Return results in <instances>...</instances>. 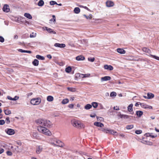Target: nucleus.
Instances as JSON below:
<instances>
[{
    "label": "nucleus",
    "instance_id": "f257e3e1",
    "mask_svg": "<svg viewBox=\"0 0 159 159\" xmlns=\"http://www.w3.org/2000/svg\"><path fill=\"white\" fill-rule=\"evenodd\" d=\"M36 123L39 125L38 126L46 127L47 128L50 127L52 125L51 122L49 120L42 119L36 120Z\"/></svg>",
    "mask_w": 159,
    "mask_h": 159
},
{
    "label": "nucleus",
    "instance_id": "f03ea898",
    "mask_svg": "<svg viewBox=\"0 0 159 159\" xmlns=\"http://www.w3.org/2000/svg\"><path fill=\"white\" fill-rule=\"evenodd\" d=\"M48 143L54 147H58L62 148L65 145L61 141L53 138L50 139L49 140Z\"/></svg>",
    "mask_w": 159,
    "mask_h": 159
},
{
    "label": "nucleus",
    "instance_id": "7ed1b4c3",
    "mask_svg": "<svg viewBox=\"0 0 159 159\" xmlns=\"http://www.w3.org/2000/svg\"><path fill=\"white\" fill-rule=\"evenodd\" d=\"M37 129L39 132L43 133L45 135L50 136L52 135L51 132L46 127L38 126Z\"/></svg>",
    "mask_w": 159,
    "mask_h": 159
},
{
    "label": "nucleus",
    "instance_id": "20e7f679",
    "mask_svg": "<svg viewBox=\"0 0 159 159\" xmlns=\"http://www.w3.org/2000/svg\"><path fill=\"white\" fill-rule=\"evenodd\" d=\"M71 124L74 127L78 128H81L84 127L83 124L78 121L73 120L71 121Z\"/></svg>",
    "mask_w": 159,
    "mask_h": 159
},
{
    "label": "nucleus",
    "instance_id": "39448f33",
    "mask_svg": "<svg viewBox=\"0 0 159 159\" xmlns=\"http://www.w3.org/2000/svg\"><path fill=\"white\" fill-rule=\"evenodd\" d=\"M41 102V100L40 98H34L31 100L30 103L33 105H37L40 104Z\"/></svg>",
    "mask_w": 159,
    "mask_h": 159
},
{
    "label": "nucleus",
    "instance_id": "423d86ee",
    "mask_svg": "<svg viewBox=\"0 0 159 159\" xmlns=\"http://www.w3.org/2000/svg\"><path fill=\"white\" fill-rule=\"evenodd\" d=\"M102 131L106 133H109L111 134H113L114 135H116L117 133L116 132L114 131L113 130L110 129H102Z\"/></svg>",
    "mask_w": 159,
    "mask_h": 159
},
{
    "label": "nucleus",
    "instance_id": "0eeeda50",
    "mask_svg": "<svg viewBox=\"0 0 159 159\" xmlns=\"http://www.w3.org/2000/svg\"><path fill=\"white\" fill-rule=\"evenodd\" d=\"M2 10L4 12H8L10 11L9 6L7 4H5L2 8Z\"/></svg>",
    "mask_w": 159,
    "mask_h": 159
},
{
    "label": "nucleus",
    "instance_id": "6e6552de",
    "mask_svg": "<svg viewBox=\"0 0 159 159\" xmlns=\"http://www.w3.org/2000/svg\"><path fill=\"white\" fill-rule=\"evenodd\" d=\"M5 131L7 134L10 135H12L15 133L14 130L11 129H8L7 130H6Z\"/></svg>",
    "mask_w": 159,
    "mask_h": 159
},
{
    "label": "nucleus",
    "instance_id": "1a4fd4ad",
    "mask_svg": "<svg viewBox=\"0 0 159 159\" xmlns=\"http://www.w3.org/2000/svg\"><path fill=\"white\" fill-rule=\"evenodd\" d=\"M43 147L41 146H37L36 149V152L37 154H39L43 150Z\"/></svg>",
    "mask_w": 159,
    "mask_h": 159
},
{
    "label": "nucleus",
    "instance_id": "9d476101",
    "mask_svg": "<svg viewBox=\"0 0 159 159\" xmlns=\"http://www.w3.org/2000/svg\"><path fill=\"white\" fill-rule=\"evenodd\" d=\"M111 79V77L109 76H106L101 78V82L110 80Z\"/></svg>",
    "mask_w": 159,
    "mask_h": 159
},
{
    "label": "nucleus",
    "instance_id": "9b49d317",
    "mask_svg": "<svg viewBox=\"0 0 159 159\" xmlns=\"http://www.w3.org/2000/svg\"><path fill=\"white\" fill-rule=\"evenodd\" d=\"M140 105L142 107L144 108L152 109V106L147 105L144 103H141L140 104Z\"/></svg>",
    "mask_w": 159,
    "mask_h": 159
},
{
    "label": "nucleus",
    "instance_id": "f8f14e48",
    "mask_svg": "<svg viewBox=\"0 0 159 159\" xmlns=\"http://www.w3.org/2000/svg\"><path fill=\"white\" fill-rule=\"evenodd\" d=\"M104 68L105 69L111 70H113V67L111 65H105L104 66Z\"/></svg>",
    "mask_w": 159,
    "mask_h": 159
},
{
    "label": "nucleus",
    "instance_id": "ddd939ff",
    "mask_svg": "<svg viewBox=\"0 0 159 159\" xmlns=\"http://www.w3.org/2000/svg\"><path fill=\"white\" fill-rule=\"evenodd\" d=\"M54 46L56 47H59L60 48H63L66 47V45L64 44L56 43L54 44Z\"/></svg>",
    "mask_w": 159,
    "mask_h": 159
},
{
    "label": "nucleus",
    "instance_id": "4468645a",
    "mask_svg": "<svg viewBox=\"0 0 159 159\" xmlns=\"http://www.w3.org/2000/svg\"><path fill=\"white\" fill-rule=\"evenodd\" d=\"M106 4L107 7H110L113 6L114 5V3L112 1H108L106 2Z\"/></svg>",
    "mask_w": 159,
    "mask_h": 159
},
{
    "label": "nucleus",
    "instance_id": "2eb2a0df",
    "mask_svg": "<svg viewBox=\"0 0 159 159\" xmlns=\"http://www.w3.org/2000/svg\"><path fill=\"white\" fill-rule=\"evenodd\" d=\"M94 125L97 127H102L104 126V125L102 123L98 122H95L94 123Z\"/></svg>",
    "mask_w": 159,
    "mask_h": 159
},
{
    "label": "nucleus",
    "instance_id": "dca6fc26",
    "mask_svg": "<svg viewBox=\"0 0 159 159\" xmlns=\"http://www.w3.org/2000/svg\"><path fill=\"white\" fill-rule=\"evenodd\" d=\"M45 30H46L49 33H53V34H56V33L55 31L47 27H45Z\"/></svg>",
    "mask_w": 159,
    "mask_h": 159
},
{
    "label": "nucleus",
    "instance_id": "f3484780",
    "mask_svg": "<svg viewBox=\"0 0 159 159\" xmlns=\"http://www.w3.org/2000/svg\"><path fill=\"white\" fill-rule=\"evenodd\" d=\"M85 59L84 57L81 55H80L77 56L76 57V59L77 61H83Z\"/></svg>",
    "mask_w": 159,
    "mask_h": 159
},
{
    "label": "nucleus",
    "instance_id": "a211bd4d",
    "mask_svg": "<svg viewBox=\"0 0 159 159\" xmlns=\"http://www.w3.org/2000/svg\"><path fill=\"white\" fill-rule=\"evenodd\" d=\"M117 51V52L120 54H124L125 53V51L122 48H118Z\"/></svg>",
    "mask_w": 159,
    "mask_h": 159
},
{
    "label": "nucleus",
    "instance_id": "6ab92c4d",
    "mask_svg": "<svg viewBox=\"0 0 159 159\" xmlns=\"http://www.w3.org/2000/svg\"><path fill=\"white\" fill-rule=\"evenodd\" d=\"M147 99H150L153 98L154 97V94L151 93H148L147 94Z\"/></svg>",
    "mask_w": 159,
    "mask_h": 159
},
{
    "label": "nucleus",
    "instance_id": "aec40b11",
    "mask_svg": "<svg viewBox=\"0 0 159 159\" xmlns=\"http://www.w3.org/2000/svg\"><path fill=\"white\" fill-rule=\"evenodd\" d=\"M24 16L25 17L28 18L30 19H32V16L29 13H25L24 14Z\"/></svg>",
    "mask_w": 159,
    "mask_h": 159
},
{
    "label": "nucleus",
    "instance_id": "412c9836",
    "mask_svg": "<svg viewBox=\"0 0 159 159\" xmlns=\"http://www.w3.org/2000/svg\"><path fill=\"white\" fill-rule=\"evenodd\" d=\"M152 133H147L145 134V135L147 137H150L152 138H154L157 136L156 135H152Z\"/></svg>",
    "mask_w": 159,
    "mask_h": 159
},
{
    "label": "nucleus",
    "instance_id": "4be33fe9",
    "mask_svg": "<svg viewBox=\"0 0 159 159\" xmlns=\"http://www.w3.org/2000/svg\"><path fill=\"white\" fill-rule=\"evenodd\" d=\"M133 104H131L128 106L127 109L129 111L131 112L133 111Z\"/></svg>",
    "mask_w": 159,
    "mask_h": 159
},
{
    "label": "nucleus",
    "instance_id": "5701e85b",
    "mask_svg": "<svg viewBox=\"0 0 159 159\" xmlns=\"http://www.w3.org/2000/svg\"><path fill=\"white\" fill-rule=\"evenodd\" d=\"M74 11L75 13L78 14L80 11V9L79 7H75V8L74 10Z\"/></svg>",
    "mask_w": 159,
    "mask_h": 159
},
{
    "label": "nucleus",
    "instance_id": "b1692460",
    "mask_svg": "<svg viewBox=\"0 0 159 159\" xmlns=\"http://www.w3.org/2000/svg\"><path fill=\"white\" fill-rule=\"evenodd\" d=\"M11 148H14V149L13 150V151L14 152H19V147L18 146H16L14 148L13 146H11Z\"/></svg>",
    "mask_w": 159,
    "mask_h": 159
},
{
    "label": "nucleus",
    "instance_id": "393cba45",
    "mask_svg": "<svg viewBox=\"0 0 159 159\" xmlns=\"http://www.w3.org/2000/svg\"><path fill=\"white\" fill-rule=\"evenodd\" d=\"M142 50L144 52H147L149 53H150L151 52L150 50L146 48H143L142 49Z\"/></svg>",
    "mask_w": 159,
    "mask_h": 159
},
{
    "label": "nucleus",
    "instance_id": "a878e982",
    "mask_svg": "<svg viewBox=\"0 0 159 159\" xmlns=\"http://www.w3.org/2000/svg\"><path fill=\"white\" fill-rule=\"evenodd\" d=\"M53 98L51 96H48L47 97V100L48 102H52L53 100Z\"/></svg>",
    "mask_w": 159,
    "mask_h": 159
},
{
    "label": "nucleus",
    "instance_id": "bb28decb",
    "mask_svg": "<svg viewBox=\"0 0 159 159\" xmlns=\"http://www.w3.org/2000/svg\"><path fill=\"white\" fill-rule=\"evenodd\" d=\"M18 51L19 52H26V53H31V51L23 50L21 49H19Z\"/></svg>",
    "mask_w": 159,
    "mask_h": 159
},
{
    "label": "nucleus",
    "instance_id": "cd10ccee",
    "mask_svg": "<svg viewBox=\"0 0 159 159\" xmlns=\"http://www.w3.org/2000/svg\"><path fill=\"white\" fill-rule=\"evenodd\" d=\"M92 107L91 105L88 104L86 105L84 107V108L86 110H89Z\"/></svg>",
    "mask_w": 159,
    "mask_h": 159
},
{
    "label": "nucleus",
    "instance_id": "c85d7f7f",
    "mask_svg": "<svg viewBox=\"0 0 159 159\" xmlns=\"http://www.w3.org/2000/svg\"><path fill=\"white\" fill-rule=\"evenodd\" d=\"M44 2L43 0H40L39 2L38 5L39 6L42 7L43 6Z\"/></svg>",
    "mask_w": 159,
    "mask_h": 159
},
{
    "label": "nucleus",
    "instance_id": "c756f323",
    "mask_svg": "<svg viewBox=\"0 0 159 159\" xmlns=\"http://www.w3.org/2000/svg\"><path fill=\"white\" fill-rule=\"evenodd\" d=\"M36 57L38 59L41 60H44L45 58L44 57L38 55L36 56Z\"/></svg>",
    "mask_w": 159,
    "mask_h": 159
},
{
    "label": "nucleus",
    "instance_id": "7c9ffc66",
    "mask_svg": "<svg viewBox=\"0 0 159 159\" xmlns=\"http://www.w3.org/2000/svg\"><path fill=\"white\" fill-rule=\"evenodd\" d=\"M4 111L5 115H9L11 113V111L9 110H4Z\"/></svg>",
    "mask_w": 159,
    "mask_h": 159
},
{
    "label": "nucleus",
    "instance_id": "2f4dec72",
    "mask_svg": "<svg viewBox=\"0 0 159 159\" xmlns=\"http://www.w3.org/2000/svg\"><path fill=\"white\" fill-rule=\"evenodd\" d=\"M71 71V68L70 66H68L65 69V71L66 72L69 73Z\"/></svg>",
    "mask_w": 159,
    "mask_h": 159
},
{
    "label": "nucleus",
    "instance_id": "473e14b6",
    "mask_svg": "<svg viewBox=\"0 0 159 159\" xmlns=\"http://www.w3.org/2000/svg\"><path fill=\"white\" fill-rule=\"evenodd\" d=\"M69 102V100L67 98H65L62 100V101L61 102V103L62 104H65L67 103H68Z\"/></svg>",
    "mask_w": 159,
    "mask_h": 159
},
{
    "label": "nucleus",
    "instance_id": "72a5a7b5",
    "mask_svg": "<svg viewBox=\"0 0 159 159\" xmlns=\"http://www.w3.org/2000/svg\"><path fill=\"white\" fill-rule=\"evenodd\" d=\"M136 113L139 117H140L143 114V112L141 111H137Z\"/></svg>",
    "mask_w": 159,
    "mask_h": 159
},
{
    "label": "nucleus",
    "instance_id": "f704fd0d",
    "mask_svg": "<svg viewBox=\"0 0 159 159\" xmlns=\"http://www.w3.org/2000/svg\"><path fill=\"white\" fill-rule=\"evenodd\" d=\"M33 64L35 66H37L39 65V61L37 59H34L33 62Z\"/></svg>",
    "mask_w": 159,
    "mask_h": 159
},
{
    "label": "nucleus",
    "instance_id": "c9c22d12",
    "mask_svg": "<svg viewBox=\"0 0 159 159\" xmlns=\"http://www.w3.org/2000/svg\"><path fill=\"white\" fill-rule=\"evenodd\" d=\"M92 106L94 108H96L98 106V103L97 102H93L92 103Z\"/></svg>",
    "mask_w": 159,
    "mask_h": 159
},
{
    "label": "nucleus",
    "instance_id": "e433bc0d",
    "mask_svg": "<svg viewBox=\"0 0 159 159\" xmlns=\"http://www.w3.org/2000/svg\"><path fill=\"white\" fill-rule=\"evenodd\" d=\"M83 16H84L87 19H91L92 18V15L90 14L89 16H87L85 14L83 15Z\"/></svg>",
    "mask_w": 159,
    "mask_h": 159
},
{
    "label": "nucleus",
    "instance_id": "4c0bfd02",
    "mask_svg": "<svg viewBox=\"0 0 159 159\" xmlns=\"http://www.w3.org/2000/svg\"><path fill=\"white\" fill-rule=\"evenodd\" d=\"M133 127H134L133 125H127L126 126V128L127 129H132V128H133Z\"/></svg>",
    "mask_w": 159,
    "mask_h": 159
},
{
    "label": "nucleus",
    "instance_id": "58836bf2",
    "mask_svg": "<svg viewBox=\"0 0 159 159\" xmlns=\"http://www.w3.org/2000/svg\"><path fill=\"white\" fill-rule=\"evenodd\" d=\"M97 119L98 121H102L104 120L103 118L101 117L97 116Z\"/></svg>",
    "mask_w": 159,
    "mask_h": 159
},
{
    "label": "nucleus",
    "instance_id": "ea45409f",
    "mask_svg": "<svg viewBox=\"0 0 159 159\" xmlns=\"http://www.w3.org/2000/svg\"><path fill=\"white\" fill-rule=\"evenodd\" d=\"M81 75H83V77H82V78H86V77H88L90 76V75L89 74H81Z\"/></svg>",
    "mask_w": 159,
    "mask_h": 159
},
{
    "label": "nucleus",
    "instance_id": "a19ab883",
    "mask_svg": "<svg viewBox=\"0 0 159 159\" xmlns=\"http://www.w3.org/2000/svg\"><path fill=\"white\" fill-rule=\"evenodd\" d=\"M150 56L151 57H152L153 58H154L156 59L159 61V57L152 55H150Z\"/></svg>",
    "mask_w": 159,
    "mask_h": 159
},
{
    "label": "nucleus",
    "instance_id": "79ce46f5",
    "mask_svg": "<svg viewBox=\"0 0 159 159\" xmlns=\"http://www.w3.org/2000/svg\"><path fill=\"white\" fill-rule=\"evenodd\" d=\"M116 93L115 92H112L110 94V96L111 97H112L113 96H116Z\"/></svg>",
    "mask_w": 159,
    "mask_h": 159
},
{
    "label": "nucleus",
    "instance_id": "37998d69",
    "mask_svg": "<svg viewBox=\"0 0 159 159\" xmlns=\"http://www.w3.org/2000/svg\"><path fill=\"white\" fill-rule=\"evenodd\" d=\"M50 4L51 5H53L55 4H57V3L55 1H52L50 2Z\"/></svg>",
    "mask_w": 159,
    "mask_h": 159
},
{
    "label": "nucleus",
    "instance_id": "c03bdc74",
    "mask_svg": "<svg viewBox=\"0 0 159 159\" xmlns=\"http://www.w3.org/2000/svg\"><path fill=\"white\" fill-rule=\"evenodd\" d=\"M142 131L141 130H136L135 131V133L136 134H140L142 133Z\"/></svg>",
    "mask_w": 159,
    "mask_h": 159
},
{
    "label": "nucleus",
    "instance_id": "a18cd8bd",
    "mask_svg": "<svg viewBox=\"0 0 159 159\" xmlns=\"http://www.w3.org/2000/svg\"><path fill=\"white\" fill-rule=\"evenodd\" d=\"M117 116L119 117L120 118H123L124 116V115L121 114H120V112H119L117 114Z\"/></svg>",
    "mask_w": 159,
    "mask_h": 159
},
{
    "label": "nucleus",
    "instance_id": "49530a36",
    "mask_svg": "<svg viewBox=\"0 0 159 159\" xmlns=\"http://www.w3.org/2000/svg\"><path fill=\"white\" fill-rule=\"evenodd\" d=\"M6 121L7 124H8L10 122L9 120V117H7L6 119Z\"/></svg>",
    "mask_w": 159,
    "mask_h": 159
},
{
    "label": "nucleus",
    "instance_id": "de8ad7c7",
    "mask_svg": "<svg viewBox=\"0 0 159 159\" xmlns=\"http://www.w3.org/2000/svg\"><path fill=\"white\" fill-rule=\"evenodd\" d=\"M4 38L0 36V42L2 43H3L4 42Z\"/></svg>",
    "mask_w": 159,
    "mask_h": 159
},
{
    "label": "nucleus",
    "instance_id": "09e8293b",
    "mask_svg": "<svg viewBox=\"0 0 159 159\" xmlns=\"http://www.w3.org/2000/svg\"><path fill=\"white\" fill-rule=\"evenodd\" d=\"M130 116L127 115H124L123 118L125 119H127L129 118Z\"/></svg>",
    "mask_w": 159,
    "mask_h": 159
},
{
    "label": "nucleus",
    "instance_id": "8fccbe9b",
    "mask_svg": "<svg viewBox=\"0 0 159 159\" xmlns=\"http://www.w3.org/2000/svg\"><path fill=\"white\" fill-rule=\"evenodd\" d=\"M5 123V121L4 120H0V125H3Z\"/></svg>",
    "mask_w": 159,
    "mask_h": 159
},
{
    "label": "nucleus",
    "instance_id": "3c124183",
    "mask_svg": "<svg viewBox=\"0 0 159 159\" xmlns=\"http://www.w3.org/2000/svg\"><path fill=\"white\" fill-rule=\"evenodd\" d=\"M7 154L8 156H11L12 155V152L9 151H7Z\"/></svg>",
    "mask_w": 159,
    "mask_h": 159
},
{
    "label": "nucleus",
    "instance_id": "603ef678",
    "mask_svg": "<svg viewBox=\"0 0 159 159\" xmlns=\"http://www.w3.org/2000/svg\"><path fill=\"white\" fill-rule=\"evenodd\" d=\"M80 7H83L85 9L88 10L89 11H90V9H89L87 7L83 6H80Z\"/></svg>",
    "mask_w": 159,
    "mask_h": 159
},
{
    "label": "nucleus",
    "instance_id": "864d4df0",
    "mask_svg": "<svg viewBox=\"0 0 159 159\" xmlns=\"http://www.w3.org/2000/svg\"><path fill=\"white\" fill-rule=\"evenodd\" d=\"M94 60H95V58H88L89 61L91 62L94 61Z\"/></svg>",
    "mask_w": 159,
    "mask_h": 159
},
{
    "label": "nucleus",
    "instance_id": "5fc2aeb1",
    "mask_svg": "<svg viewBox=\"0 0 159 159\" xmlns=\"http://www.w3.org/2000/svg\"><path fill=\"white\" fill-rule=\"evenodd\" d=\"M19 97L17 96H15L14 98L13 99V100L16 101L18 100L19 99Z\"/></svg>",
    "mask_w": 159,
    "mask_h": 159
},
{
    "label": "nucleus",
    "instance_id": "6e6d98bb",
    "mask_svg": "<svg viewBox=\"0 0 159 159\" xmlns=\"http://www.w3.org/2000/svg\"><path fill=\"white\" fill-rule=\"evenodd\" d=\"M74 105L73 104H69V105H68V107H69L70 108H73L74 107Z\"/></svg>",
    "mask_w": 159,
    "mask_h": 159
},
{
    "label": "nucleus",
    "instance_id": "4d7b16f0",
    "mask_svg": "<svg viewBox=\"0 0 159 159\" xmlns=\"http://www.w3.org/2000/svg\"><path fill=\"white\" fill-rule=\"evenodd\" d=\"M113 109L114 110H119V108L117 106L116 107H114L113 108Z\"/></svg>",
    "mask_w": 159,
    "mask_h": 159
},
{
    "label": "nucleus",
    "instance_id": "13d9d810",
    "mask_svg": "<svg viewBox=\"0 0 159 159\" xmlns=\"http://www.w3.org/2000/svg\"><path fill=\"white\" fill-rule=\"evenodd\" d=\"M52 16L53 19V22L55 23L56 22L55 16V15H53Z\"/></svg>",
    "mask_w": 159,
    "mask_h": 159
},
{
    "label": "nucleus",
    "instance_id": "bf43d9fd",
    "mask_svg": "<svg viewBox=\"0 0 159 159\" xmlns=\"http://www.w3.org/2000/svg\"><path fill=\"white\" fill-rule=\"evenodd\" d=\"M4 151V150L2 148H0V154L3 153Z\"/></svg>",
    "mask_w": 159,
    "mask_h": 159
},
{
    "label": "nucleus",
    "instance_id": "052dcab7",
    "mask_svg": "<svg viewBox=\"0 0 159 159\" xmlns=\"http://www.w3.org/2000/svg\"><path fill=\"white\" fill-rule=\"evenodd\" d=\"M47 56V57L49 59H51L52 58V56L50 54L48 55Z\"/></svg>",
    "mask_w": 159,
    "mask_h": 159
},
{
    "label": "nucleus",
    "instance_id": "680f3d73",
    "mask_svg": "<svg viewBox=\"0 0 159 159\" xmlns=\"http://www.w3.org/2000/svg\"><path fill=\"white\" fill-rule=\"evenodd\" d=\"M7 98L8 99L10 100H13V98H12L10 96H8L7 97Z\"/></svg>",
    "mask_w": 159,
    "mask_h": 159
},
{
    "label": "nucleus",
    "instance_id": "e2e57ef3",
    "mask_svg": "<svg viewBox=\"0 0 159 159\" xmlns=\"http://www.w3.org/2000/svg\"><path fill=\"white\" fill-rule=\"evenodd\" d=\"M18 38V36L17 35H15L14 36V39H17Z\"/></svg>",
    "mask_w": 159,
    "mask_h": 159
},
{
    "label": "nucleus",
    "instance_id": "0e129e2a",
    "mask_svg": "<svg viewBox=\"0 0 159 159\" xmlns=\"http://www.w3.org/2000/svg\"><path fill=\"white\" fill-rule=\"evenodd\" d=\"M96 116V115L95 114H94V115H90V116L91 117H92V118H94V117H95Z\"/></svg>",
    "mask_w": 159,
    "mask_h": 159
},
{
    "label": "nucleus",
    "instance_id": "69168bd1",
    "mask_svg": "<svg viewBox=\"0 0 159 159\" xmlns=\"http://www.w3.org/2000/svg\"><path fill=\"white\" fill-rule=\"evenodd\" d=\"M35 36H36L35 35L30 34V38H34L35 37Z\"/></svg>",
    "mask_w": 159,
    "mask_h": 159
},
{
    "label": "nucleus",
    "instance_id": "338daca9",
    "mask_svg": "<svg viewBox=\"0 0 159 159\" xmlns=\"http://www.w3.org/2000/svg\"><path fill=\"white\" fill-rule=\"evenodd\" d=\"M119 135L120 136L122 137H123L124 136V135L123 134H120Z\"/></svg>",
    "mask_w": 159,
    "mask_h": 159
},
{
    "label": "nucleus",
    "instance_id": "774afa93",
    "mask_svg": "<svg viewBox=\"0 0 159 159\" xmlns=\"http://www.w3.org/2000/svg\"><path fill=\"white\" fill-rule=\"evenodd\" d=\"M139 104L138 103H136L135 104V106L136 107H138L139 106Z\"/></svg>",
    "mask_w": 159,
    "mask_h": 159
}]
</instances>
